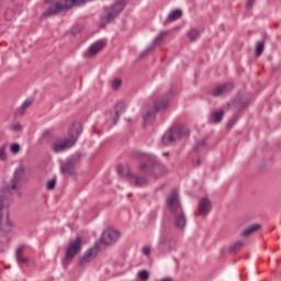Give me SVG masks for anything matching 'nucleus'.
Here are the masks:
<instances>
[{"label":"nucleus","mask_w":281,"mask_h":281,"mask_svg":"<svg viewBox=\"0 0 281 281\" xmlns=\"http://www.w3.org/2000/svg\"><path fill=\"white\" fill-rule=\"evenodd\" d=\"M167 209L173 216L175 226L179 229L186 227V213H183V207L181 202H179V192L177 190H171L166 200Z\"/></svg>","instance_id":"2"},{"label":"nucleus","mask_w":281,"mask_h":281,"mask_svg":"<svg viewBox=\"0 0 281 281\" xmlns=\"http://www.w3.org/2000/svg\"><path fill=\"white\" fill-rule=\"evenodd\" d=\"M115 119L114 124H117V120H120V116L123 115V113L126 111V104H124V101H119L115 104Z\"/></svg>","instance_id":"17"},{"label":"nucleus","mask_w":281,"mask_h":281,"mask_svg":"<svg viewBox=\"0 0 281 281\" xmlns=\"http://www.w3.org/2000/svg\"><path fill=\"white\" fill-rule=\"evenodd\" d=\"M187 36L189 41L194 42L201 36V33H199L196 29H191L190 31H188Z\"/></svg>","instance_id":"27"},{"label":"nucleus","mask_w":281,"mask_h":281,"mask_svg":"<svg viewBox=\"0 0 281 281\" xmlns=\"http://www.w3.org/2000/svg\"><path fill=\"white\" fill-rule=\"evenodd\" d=\"M234 89V83L232 82H227L221 86H217L216 88H214L211 91V95H213V98H221V95H225L227 93H229V91H232Z\"/></svg>","instance_id":"13"},{"label":"nucleus","mask_w":281,"mask_h":281,"mask_svg":"<svg viewBox=\"0 0 281 281\" xmlns=\"http://www.w3.org/2000/svg\"><path fill=\"white\" fill-rule=\"evenodd\" d=\"M117 240H120V232L112 228L105 229L102 233L100 238V241L102 243V245H106V246L115 245Z\"/></svg>","instance_id":"11"},{"label":"nucleus","mask_w":281,"mask_h":281,"mask_svg":"<svg viewBox=\"0 0 281 281\" xmlns=\"http://www.w3.org/2000/svg\"><path fill=\"white\" fill-rule=\"evenodd\" d=\"M80 249H82V239L80 237H76L75 240L69 243L68 248L66 249V260H74Z\"/></svg>","instance_id":"10"},{"label":"nucleus","mask_w":281,"mask_h":281,"mask_svg":"<svg viewBox=\"0 0 281 281\" xmlns=\"http://www.w3.org/2000/svg\"><path fill=\"white\" fill-rule=\"evenodd\" d=\"M193 166H201V159L193 160Z\"/></svg>","instance_id":"41"},{"label":"nucleus","mask_w":281,"mask_h":281,"mask_svg":"<svg viewBox=\"0 0 281 281\" xmlns=\"http://www.w3.org/2000/svg\"><path fill=\"white\" fill-rule=\"evenodd\" d=\"M133 159L142 162L138 166V170H140V172H144V175H148L149 177H154V179H159L166 173V166L159 164V161H157V158L153 154L134 151Z\"/></svg>","instance_id":"1"},{"label":"nucleus","mask_w":281,"mask_h":281,"mask_svg":"<svg viewBox=\"0 0 281 281\" xmlns=\"http://www.w3.org/2000/svg\"><path fill=\"white\" fill-rule=\"evenodd\" d=\"M24 175H25V169H23V167L15 169L13 177L10 181L9 190H15L16 192H19L23 183Z\"/></svg>","instance_id":"12"},{"label":"nucleus","mask_w":281,"mask_h":281,"mask_svg":"<svg viewBox=\"0 0 281 281\" xmlns=\"http://www.w3.org/2000/svg\"><path fill=\"white\" fill-rule=\"evenodd\" d=\"M93 258H95V250L93 248H89L80 259V265H87V262H91Z\"/></svg>","instance_id":"18"},{"label":"nucleus","mask_w":281,"mask_h":281,"mask_svg":"<svg viewBox=\"0 0 281 281\" xmlns=\"http://www.w3.org/2000/svg\"><path fill=\"white\" fill-rule=\"evenodd\" d=\"M15 224L10 221V216L8 215V209L3 206V201H0V232H4V234H10L12 229H14Z\"/></svg>","instance_id":"7"},{"label":"nucleus","mask_w":281,"mask_h":281,"mask_svg":"<svg viewBox=\"0 0 281 281\" xmlns=\"http://www.w3.org/2000/svg\"><path fill=\"white\" fill-rule=\"evenodd\" d=\"M0 159H5V149L0 148Z\"/></svg>","instance_id":"37"},{"label":"nucleus","mask_w":281,"mask_h":281,"mask_svg":"<svg viewBox=\"0 0 281 281\" xmlns=\"http://www.w3.org/2000/svg\"><path fill=\"white\" fill-rule=\"evenodd\" d=\"M78 135H80V131H77L75 135L71 133L68 138L54 140L52 143V150L54 153H65V150H69V148L76 146Z\"/></svg>","instance_id":"5"},{"label":"nucleus","mask_w":281,"mask_h":281,"mask_svg":"<svg viewBox=\"0 0 281 281\" xmlns=\"http://www.w3.org/2000/svg\"><path fill=\"white\" fill-rule=\"evenodd\" d=\"M207 148V142L205 139H202L196 143L195 150L200 153V150H205Z\"/></svg>","instance_id":"28"},{"label":"nucleus","mask_w":281,"mask_h":281,"mask_svg":"<svg viewBox=\"0 0 281 281\" xmlns=\"http://www.w3.org/2000/svg\"><path fill=\"white\" fill-rule=\"evenodd\" d=\"M34 104V99H26L22 105L15 111V115H23L26 109H30Z\"/></svg>","instance_id":"19"},{"label":"nucleus","mask_w":281,"mask_h":281,"mask_svg":"<svg viewBox=\"0 0 281 281\" xmlns=\"http://www.w3.org/2000/svg\"><path fill=\"white\" fill-rule=\"evenodd\" d=\"M124 7L125 4L123 0H119L110 8H106V14L101 18L102 23H111V21H113V19H115V16H117L122 10H124Z\"/></svg>","instance_id":"8"},{"label":"nucleus","mask_w":281,"mask_h":281,"mask_svg":"<svg viewBox=\"0 0 281 281\" xmlns=\"http://www.w3.org/2000/svg\"><path fill=\"white\" fill-rule=\"evenodd\" d=\"M160 281H172V279H170V278H165V279H161Z\"/></svg>","instance_id":"43"},{"label":"nucleus","mask_w":281,"mask_h":281,"mask_svg":"<svg viewBox=\"0 0 281 281\" xmlns=\"http://www.w3.org/2000/svg\"><path fill=\"white\" fill-rule=\"evenodd\" d=\"M47 190H54V188H56V180L55 179H52L47 182V186H46Z\"/></svg>","instance_id":"33"},{"label":"nucleus","mask_w":281,"mask_h":281,"mask_svg":"<svg viewBox=\"0 0 281 281\" xmlns=\"http://www.w3.org/2000/svg\"><path fill=\"white\" fill-rule=\"evenodd\" d=\"M188 135H190V130H188V127L181 125L172 126L162 135V144L164 146H172V144H177L181 137Z\"/></svg>","instance_id":"3"},{"label":"nucleus","mask_w":281,"mask_h":281,"mask_svg":"<svg viewBox=\"0 0 281 281\" xmlns=\"http://www.w3.org/2000/svg\"><path fill=\"white\" fill-rule=\"evenodd\" d=\"M168 109V100H161L160 102L151 101L147 106L143 109V120L144 122H150L158 111Z\"/></svg>","instance_id":"6"},{"label":"nucleus","mask_w":281,"mask_h":281,"mask_svg":"<svg viewBox=\"0 0 281 281\" xmlns=\"http://www.w3.org/2000/svg\"><path fill=\"white\" fill-rule=\"evenodd\" d=\"M223 115H225L223 110H215L211 113V120L214 124H221V122H223Z\"/></svg>","instance_id":"21"},{"label":"nucleus","mask_w":281,"mask_h":281,"mask_svg":"<svg viewBox=\"0 0 281 281\" xmlns=\"http://www.w3.org/2000/svg\"><path fill=\"white\" fill-rule=\"evenodd\" d=\"M8 14H12V10H8L5 12V19H7V21H10L11 18H9Z\"/></svg>","instance_id":"42"},{"label":"nucleus","mask_w":281,"mask_h":281,"mask_svg":"<svg viewBox=\"0 0 281 281\" xmlns=\"http://www.w3.org/2000/svg\"><path fill=\"white\" fill-rule=\"evenodd\" d=\"M245 247V243L243 241H236L232 247L231 251H240Z\"/></svg>","instance_id":"29"},{"label":"nucleus","mask_w":281,"mask_h":281,"mask_svg":"<svg viewBox=\"0 0 281 281\" xmlns=\"http://www.w3.org/2000/svg\"><path fill=\"white\" fill-rule=\"evenodd\" d=\"M88 1L93 0H57L55 3V8H48L45 12L46 16H53V14H58V12H63V10H69L72 5H82Z\"/></svg>","instance_id":"4"},{"label":"nucleus","mask_w":281,"mask_h":281,"mask_svg":"<svg viewBox=\"0 0 281 281\" xmlns=\"http://www.w3.org/2000/svg\"><path fill=\"white\" fill-rule=\"evenodd\" d=\"M19 150H21V146L19 144L11 145V153H14V155H16Z\"/></svg>","instance_id":"34"},{"label":"nucleus","mask_w":281,"mask_h":281,"mask_svg":"<svg viewBox=\"0 0 281 281\" xmlns=\"http://www.w3.org/2000/svg\"><path fill=\"white\" fill-rule=\"evenodd\" d=\"M120 87H122V80L114 79L113 82H112V89L114 91H117L120 89Z\"/></svg>","instance_id":"31"},{"label":"nucleus","mask_w":281,"mask_h":281,"mask_svg":"<svg viewBox=\"0 0 281 281\" xmlns=\"http://www.w3.org/2000/svg\"><path fill=\"white\" fill-rule=\"evenodd\" d=\"M234 124H236V117H232L228 123H227V127L232 128V126H234Z\"/></svg>","instance_id":"35"},{"label":"nucleus","mask_w":281,"mask_h":281,"mask_svg":"<svg viewBox=\"0 0 281 281\" xmlns=\"http://www.w3.org/2000/svg\"><path fill=\"white\" fill-rule=\"evenodd\" d=\"M177 247V241L173 237L162 234L158 243V251L162 254H170Z\"/></svg>","instance_id":"9"},{"label":"nucleus","mask_w":281,"mask_h":281,"mask_svg":"<svg viewBox=\"0 0 281 281\" xmlns=\"http://www.w3.org/2000/svg\"><path fill=\"white\" fill-rule=\"evenodd\" d=\"M175 94H177V88H171L169 90V95H175Z\"/></svg>","instance_id":"39"},{"label":"nucleus","mask_w":281,"mask_h":281,"mask_svg":"<svg viewBox=\"0 0 281 281\" xmlns=\"http://www.w3.org/2000/svg\"><path fill=\"white\" fill-rule=\"evenodd\" d=\"M168 35V31H162L160 32L154 40L153 45L157 46V45H161V43H164V38H166Z\"/></svg>","instance_id":"26"},{"label":"nucleus","mask_w":281,"mask_h":281,"mask_svg":"<svg viewBox=\"0 0 281 281\" xmlns=\"http://www.w3.org/2000/svg\"><path fill=\"white\" fill-rule=\"evenodd\" d=\"M265 49V43L259 42L256 46L255 54L256 56H260Z\"/></svg>","instance_id":"30"},{"label":"nucleus","mask_w":281,"mask_h":281,"mask_svg":"<svg viewBox=\"0 0 281 281\" xmlns=\"http://www.w3.org/2000/svg\"><path fill=\"white\" fill-rule=\"evenodd\" d=\"M183 12L179 9L171 11L168 16H167V21H169V23H172L175 21H179V19L182 16Z\"/></svg>","instance_id":"23"},{"label":"nucleus","mask_w":281,"mask_h":281,"mask_svg":"<svg viewBox=\"0 0 281 281\" xmlns=\"http://www.w3.org/2000/svg\"><path fill=\"white\" fill-rule=\"evenodd\" d=\"M104 48V42L103 41H97L93 44L90 45L89 47V53L90 54H98L99 52H102Z\"/></svg>","instance_id":"20"},{"label":"nucleus","mask_w":281,"mask_h":281,"mask_svg":"<svg viewBox=\"0 0 281 281\" xmlns=\"http://www.w3.org/2000/svg\"><path fill=\"white\" fill-rule=\"evenodd\" d=\"M127 122H131V119H128Z\"/></svg>","instance_id":"47"},{"label":"nucleus","mask_w":281,"mask_h":281,"mask_svg":"<svg viewBox=\"0 0 281 281\" xmlns=\"http://www.w3.org/2000/svg\"><path fill=\"white\" fill-rule=\"evenodd\" d=\"M130 183L135 188H146V186H148V180L142 176L132 175L130 176Z\"/></svg>","instance_id":"15"},{"label":"nucleus","mask_w":281,"mask_h":281,"mask_svg":"<svg viewBox=\"0 0 281 281\" xmlns=\"http://www.w3.org/2000/svg\"><path fill=\"white\" fill-rule=\"evenodd\" d=\"M258 229H260V224H252L241 232V236L247 238V236H251V234H255Z\"/></svg>","instance_id":"22"},{"label":"nucleus","mask_w":281,"mask_h":281,"mask_svg":"<svg viewBox=\"0 0 281 281\" xmlns=\"http://www.w3.org/2000/svg\"><path fill=\"white\" fill-rule=\"evenodd\" d=\"M254 5V0H247L246 7L251 8Z\"/></svg>","instance_id":"40"},{"label":"nucleus","mask_w":281,"mask_h":281,"mask_svg":"<svg viewBox=\"0 0 281 281\" xmlns=\"http://www.w3.org/2000/svg\"><path fill=\"white\" fill-rule=\"evenodd\" d=\"M143 254H144V256H149L150 255V248H148V247L143 248Z\"/></svg>","instance_id":"38"},{"label":"nucleus","mask_w":281,"mask_h":281,"mask_svg":"<svg viewBox=\"0 0 281 281\" xmlns=\"http://www.w3.org/2000/svg\"><path fill=\"white\" fill-rule=\"evenodd\" d=\"M16 262L18 265H29L30 259L23 257V247L16 249Z\"/></svg>","instance_id":"24"},{"label":"nucleus","mask_w":281,"mask_h":281,"mask_svg":"<svg viewBox=\"0 0 281 281\" xmlns=\"http://www.w3.org/2000/svg\"><path fill=\"white\" fill-rule=\"evenodd\" d=\"M117 175L119 177L128 180H131V177H133V175L131 173V167H128V165H120L117 167Z\"/></svg>","instance_id":"16"},{"label":"nucleus","mask_w":281,"mask_h":281,"mask_svg":"<svg viewBox=\"0 0 281 281\" xmlns=\"http://www.w3.org/2000/svg\"><path fill=\"white\" fill-rule=\"evenodd\" d=\"M12 131H21V124L16 123L11 126Z\"/></svg>","instance_id":"36"},{"label":"nucleus","mask_w":281,"mask_h":281,"mask_svg":"<svg viewBox=\"0 0 281 281\" xmlns=\"http://www.w3.org/2000/svg\"><path fill=\"white\" fill-rule=\"evenodd\" d=\"M52 0H45V3H50Z\"/></svg>","instance_id":"46"},{"label":"nucleus","mask_w":281,"mask_h":281,"mask_svg":"<svg viewBox=\"0 0 281 281\" xmlns=\"http://www.w3.org/2000/svg\"><path fill=\"white\" fill-rule=\"evenodd\" d=\"M61 173L64 175H72L74 173V162L68 161L64 164L60 168Z\"/></svg>","instance_id":"25"},{"label":"nucleus","mask_w":281,"mask_h":281,"mask_svg":"<svg viewBox=\"0 0 281 281\" xmlns=\"http://www.w3.org/2000/svg\"><path fill=\"white\" fill-rule=\"evenodd\" d=\"M211 210L212 204L210 203L207 198L202 199L198 206V214H200V216H207V213L211 212Z\"/></svg>","instance_id":"14"},{"label":"nucleus","mask_w":281,"mask_h":281,"mask_svg":"<svg viewBox=\"0 0 281 281\" xmlns=\"http://www.w3.org/2000/svg\"><path fill=\"white\" fill-rule=\"evenodd\" d=\"M162 156L164 157H168V153H162Z\"/></svg>","instance_id":"44"},{"label":"nucleus","mask_w":281,"mask_h":281,"mask_svg":"<svg viewBox=\"0 0 281 281\" xmlns=\"http://www.w3.org/2000/svg\"><path fill=\"white\" fill-rule=\"evenodd\" d=\"M127 196H128V199H131V196H133V193H128Z\"/></svg>","instance_id":"45"},{"label":"nucleus","mask_w":281,"mask_h":281,"mask_svg":"<svg viewBox=\"0 0 281 281\" xmlns=\"http://www.w3.org/2000/svg\"><path fill=\"white\" fill-rule=\"evenodd\" d=\"M138 278L142 281L148 280V271H146V270L138 271Z\"/></svg>","instance_id":"32"}]
</instances>
